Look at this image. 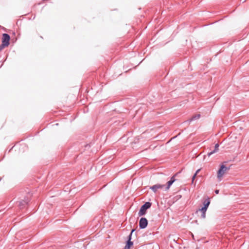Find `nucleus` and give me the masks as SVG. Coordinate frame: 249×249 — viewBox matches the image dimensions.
I'll return each instance as SVG.
<instances>
[{
    "mask_svg": "<svg viewBox=\"0 0 249 249\" xmlns=\"http://www.w3.org/2000/svg\"><path fill=\"white\" fill-rule=\"evenodd\" d=\"M201 213V217L202 218H203V219L205 218V217H206V213Z\"/></svg>",
    "mask_w": 249,
    "mask_h": 249,
    "instance_id": "16",
    "label": "nucleus"
},
{
    "mask_svg": "<svg viewBox=\"0 0 249 249\" xmlns=\"http://www.w3.org/2000/svg\"><path fill=\"white\" fill-rule=\"evenodd\" d=\"M200 117V114H196L195 116H193L190 120H189V122H192L194 120H197L198 119H199Z\"/></svg>",
    "mask_w": 249,
    "mask_h": 249,
    "instance_id": "11",
    "label": "nucleus"
},
{
    "mask_svg": "<svg viewBox=\"0 0 249 249\" xmlns=\"http://www.w3.org/2000/svg\"><path fill=\"white\" fill-rule=\"evenodd\" d=\"M175 176L176 175H175V176H173L172 177H171V178H170V180L167 182V186L165 188V191H167L168 190H169V188H170L171 186L175 181V180H176V179L175 178Z\"/></svg>",
    "mask_w": 249,
    "mask_h": 249,
    "instance_id": "7",
    "label": "nucleus"
},
{
    "mask_svg": "<svg viewBox=\"0 0 249 249\" xmlns=\"http://www.w3.org/2000/svg\"><path fill=\"white\" fill-rule=\"evenodd\" d=\"M10 36L8 34L4 33L2 34V43H3L7 46L9 45Z\"/></svg>",
    "mask_w": 249,
    "mask_h": 249,
    "instance_id": "3",
    "label": "nucleus"
},
{
    "mask_svg": "<svg viewBox=\"0 0 249 249\" xmlns=\"http://www.w3.org/2000/svg\"><path fill=\"white\" fill-rule=\"evenodd\" d=\"M200 170V169H198L196 170V171L195 173V174H196V176H197V174L199 172Z\"/></svg>",
    "mask_w": 249,
    "mask_h": 249,
    "instance_id": "18",
    "label": "nucleus"
},
{
    "mask_svg": "<svg viewBox=\"0 0 249 249\" xmlns=\"http://www.w3.org/2000/svg\"><path fill=\"white\" fill-rule=\"evenodd\" d=\"M133 242H132L131 241H127L124 249H130V248L133 246Z\"/></svg>",
    "mask_w": 249,
    "mask_h": 249,
    "instance_id": "10",
    "label": "nucleus"
},
{
    "mask_svg": "<svg viewBox=\"0 0 249 249\" xmlns=\"http://www.w3.org/2000/svg\"><path fill=\"white\" fill-rule=\"evenodd\" d=\"M219 144L218 143H216L215 144V146H214V149L211 152H209L208 153V156L209 157H210V156H211L212 155H213V154L217 152L218 151V147H219Z\"/></svg>",
    "mask_w": 249,
    "mask_h": 249,
    "instance_id": "8",
    "label": "nucleus"
},
{
    "mask_svg": "<svg viewBox=\"0 0 249 249\" xmlns=\"http://www.w3.org/2000/svg\"><path fill=\"white\" fill-rule=\"evenodd\" d=\"M29 201L28 197H25L24 200L19 201L18 206L20 209H22L29 203Z\"/></svg>",
    "mask_w": 249,
    "mask_h": 249,
    "instance_id": "6",
    "label": "nucleus"
},
{
    "mask_svg": "<svg viewBox=\"0 0 249 249\" xmlns=\"http://www.w3.org/2000/svg\"><path fill=\"white\" fill-rule=\"evenodd\" d=\"M5 47H7L6 45H5V44H4L3 43H2L0 45V52L3 50Z\"/></svg>",
    "mask_w": 249,
    "mask_h": 249,
    "instance_id": "13",
    "label": "nucleus"
},
{
    "mask_svg": "<svg viewBox=\"0 0 249 249\" xmlns=\"http://www.w3.org/2000/svg\"><path fill=\"white\" fill-rule=\"evenodd\" d=\"M135 231V229H132L129 234V235L127 237V241H131L132 239V235L133 232Z\"/></svg>",
    "mask_w": 249,
    "mask_h": 249,
    "instance_id": "12",
    "label": "nucleus"
},
{
    "mask_svg": "<svg viewBox=\"0 0 249 249\" xmlns=\"http://www.w3.org/2000/svg\"><path fill=\"white\" fill-rule=\"evenodd\" d=\"M148 225V220L145 217H142L139 221V227L140 229L145 228Z\"/></svg>",
    "mask_w": 249,
    "mask_h": 249,
    "instance_id": "4",
    "label": "nucleus"
},
{
    "mask_svg": "<svg viewBox=\"0 0 249 249\" xmlns=\"http://www.w3.org/2000/svg\"><path fill=\"white\" fill-rule=\"evenodd\" d=\"M196 174H195L192 177V183H194V181L196 178Z\"/></svg>",
    "mask_w": 249,
    "mask_h": 249,
    "instance_id": "15",
    "label": "nucleus"
},
{
    "mask_svg": "<svg viewBox=\"0 0 249 249\" xmlns=\"http://www.w3.org/2000/svg\"><path fill=\"white\" fill-rule=\"evenodd\" d=\"M13 148V146L12 147H11V148L9 150V152H10Z\"/></svg>",
    "mask_w": 249,
    "mask_h": 249,
    "instance_id": "19",
    "label": "nucleus"
},
{
    "mask_svg": "<svg viewBox=\"0 0 249 249\" xmlns=\"http://www.w3.org/2000/svg\"><path fill=\"white\" fill-rule=\"evenodd\" d=\"M210 204V200H209V199H206L203 202V206L202 207L207 210Z\"/></svg>",
    "mask_w": 249,
    "mask_h": 249,
    "instance_id": "9",
    "label": "nucleus"
},
{
    "mask_svg": "<svg viewBox=\"0 0 249 249\" xmlns=\"http://www.w3.org/2000/svg\"><path fill=\"white\" fill-rule=\"evenodd\" d=\"M207 210V209H206L203 207H202L201 209H199V211H200L201 213H206Z\"/></svg>",
    "mask_w": 249,
    "mask_h": 249,
    "instance_id": "14",
    "label": "nucleus"
},
{
    "mask_svg": "<svg viewBox=\"0 0 249 249\" xmlns=\"http://www.w3.org/2000/svg\"><path fill=\"white\" fill-rule=\"evenodd\" d=\"M230 169V167H226L224 164H221L220 168L217 171V178L220 180V178L223 177L225 173L228 170Z\"/></svg>",
    "mask_w": 249,
    "mask_h": 249,
    "instance_id": "2",
    "label": "nucleus"
},
{
    "mask_svg": "<svg viewBox=\"0 0 249 249\" xmlns=\"http://www.w3.org/2000/svg\"><path fill=\"white\" fill-rule=\"evenodd\" d=\"M152 203L150 202H146L144 204H143L138 213V214L140 216H143L145 215L146 213V211L147 209H149L151 206Z\"/></svg>",
    "mask_w": 249,
    "mask_h": 249,
    "instance_id": "1",
    "label": "nucleus"
},
{
    "mask_svg": "<svg viewBox=\"0 0 249 249\" xmlns=\"http://www.w3.org/2000/svg\"><path fill=\"white\" fill-rule=\"evenodd\" d=\"M165 186V185L157 184L150 187V189L152 190L154 193H156L158 189H162Z\"/></svg>",
    "mask_w": 249,
    "mask_h": 249,
    "instance_id": "5",
    "label": "nucleus"
},
{
    "mask_svg": "<svg viewBox=\"0 0 249 249\" xmlns=\"http://www.w3.org/2000/svg\"><path fill=\"white\" fill-rule=\"evenodd\" d=\"M219 190H215L214 191V193L216 194H219Z\"/></svg>",
    "mask_w": 249,
    "mask_h": 249,
    "instance_id": "17",
    "label": "nucleus"
}]
</instances>
